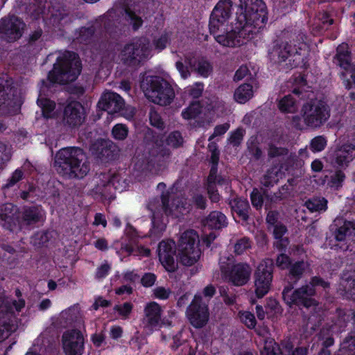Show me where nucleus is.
<instances>
[{
  "mask_svg": "<svg viewBox=\"0 0 355 355\" xmlns=\"http://www.w3.org/2000/svg\"><path fill=\"white\" fill-rule=\"evenodd\" d=\"M273 261L270 259L263 260L254 274L255 293L258 297L268 293L272 280Z\"/></svg>",
  "mask_w": 355,
  "mask_h": 355,
  "instance_id": "2eb2a0df",
  "label": "nucleus"
},
{
  "mask_svg": "<svg viewBox=\"0 0 355 355\" xmlns=\"http://www.w3.org/2000/svg\"><path fill=\"white\" fill-rule=\"evenodd\" d=\"M19 297L20 292L16 291ZM23 299L12 300L5 295L0 297V342L7 338L17 328L15 318L13 317L14 309L20 311L24 307Z\"/></svg>",
  "mask_w": 355,
  "mask_h": 355,
  "instance_id": "423d86ee",
  "label": "nucleus"
},
{
  "mask_svg": "<svg viewBox=\"0 0 355 355\" xmlns=\"http://www.w3.org/2000/svg\"><path fill=\"white\" fill-rule=\"evenodd\" d=\"M230 205L234 218L237 217L239 220L247 221L250 206L246 199L235 198L230 201Z\"/></svg>",
  "mask_w": 355,
  "mask_h": 355,
  "instance_id": "c756f323",
  "label": "nucleus"
},
{
  "mask_svg": "<svg viewBox=\"0 0 355 355\" xmlns=\"http://www.w3.org/2000/svg\"><path fill=\"white\" fill-rule=\"evenodd\" d=\"M55 167L58 173L69 178H83L90 170L86 155L76 147L60 150L55 156Z\"/></svg>",
  "mask_w": 355,
  "mask_h": 355,
  "instance_id": "f03ea898",
  "label": "nucleus"
},
{
  "mask_svg": "<svg viewBox=\"0 0 355 355\" xmlns=\"http://www.w3.org/2000/svg\"><path fill=\"white\" fill-rule=\"evenodd\" d=\"M352 235L355 236V224L349 221H345L335 232V239L338 241H343Z\"/></svg>",
  "mask_w": 355,
  "mask_h": 355,
  "instance_id": "58836bf2",
  "label": "nucleus"
},
{
  "mask_svg": "<svg viewBox=\"0 0 355 355\" xmlns=\"http://www.w3.org/2000/svg\"><path fill=\"white\" fill-rule=\"evenodd\" d=\"M250 197L252 204L254 207H256L257 209H259L262 207L263 202V196L258 189H253L252 192L251 193Z\"/></svg>",
  "mask_w": 355,
  "mask_h": 355,
  "instance_id": "338daca9",
  "label": "nucleus"
},
{
  "mask_svg": "<svg viewBox=\"0 0 355 355\" xmlns=\"http://www.w3.org/2000/svg\"><path fill=\"white\" fill-rule=\"evenodd\" d=\"M21 104V98L10 87L7 75L0 74V114H15L19 112Z\"/></svg>",
  "mask_w": 355,
  "mask_h": 355,
  "instance_id": "9d476101",
  "label": "nucleus"
},
{
  "mask_svg": "<svg viewBox=\"0 0 355 355\" xmlns=\"http://www.w3.org/2000/svg\"><path fill=\"white\" fill-rule=\"evenodd\" d=\"M204 89V85L202 83H196L194 85L187 88V92L193 98L200 97Z\"/></svg>",
  "mask_w": 355,
  "mask_h": 355,
  "instance_id": "052dcab7",
  "label": "nucleus"
},
{
  "mask_svg": "<svg viewBox=\"0 0 355 355\" xmlns=\"http://www.w3.org/2000/svg\"><path fill=\"white\" fill-rule=\"evenodd\" d=\"M355 158V144L345 143L331 148L327 154L329 162L334 166L345 168Z\"/></svg>",
  "mask_w": 355,
  "mask_h": 355,
  "instance_id": "f3484780",
  "label": "nucleus"
},
{
  "mask_svg": "<svg viewBox=\"0 0 355 355\" xmlns=\"http://www.w3.org/2000/svg\"><path fill=\"white\" fill-rule=\"evenodd\" d=\"M44 218V210L38 207L26 208L22 213V220L19 221L21 230L25 226L33 225Z\"/></svg>",
  "mask_w": 355,
  "mask_h": 355,
  "instance_id": "bb28decb",
  "label": "nucleus"
},
{
  "mask_svg": "<svg viewBox=\"0 0 355 355\" xmlns=\"http://www.w3.org/2000/svg\"><path fill=\"white\" fill-rule=\"evenodd\" d=\"M187 317L191 324L196 328L205 326L209 320V313L206 302L202 301L200 294H196L187 309Z\"/></svg>",
  "mask_w": 355,
  "mask_h": 355,
  "instance_id": "a211bd4d",
  "label": "nucleus"
},
{
  "mask_svg": "<svg viewBox=\"0 0 355 355\" xmlns=\"http://www.w3.org/2000/svg\"><path fill=\"white\" fill-rule=\"evenodd\" d=\"M185 62L190 67L192 71L197 72L198 75L203 78L208 77L212 71L210 63L204 59L196 60L190 57H186Z\"/></svg>",
  "mask_w": 355,
  "mask_h": 355,
  "instance_id": "c85d7f7f",
  "label": "nucleus"
},
{
  "mask_svg": "<svg viewBox=\"0 0 355 355\" xmlns=\"http://www.w3.org/2000/svg\"><path fill=\"white\" fill-rule=\"evenodd\" d=\"M276 266L280 269L284 270L291 266V259L285 254H280L276 259Z\"/></svg>",
  "mask_w": 355,
  "mask_h": 355,
  "instance_id": "774afa93",
  "label": "nucleus"
},
{
  "mask_svg": "<svg viewBox=\"0 0 355 355\" xmlns=\"http://www.w3.org/2000/svg\"><path fill=\"white\" fill-rule=\"evenodd\" d=\"M301 114L305 125L318 128L330 117V110L326 101L315 99L303 105Z\"/></svg>",
  "mask_w": 355,
  "mask_h": 355,
  "instance_id": "1a4fd4ad",
  "label": "nucleus"
},
{
  "mask_svg": "<svg viewBox=\"0 0 355 355\" xmlns=\"http://www.w3.org/2000/svg\"><path fill=\"white\" fill-rule=\"evenodd\" d=\"M219 160V153H212L211 156V161L212 166L210 169L209 175L207 178V192L209 198L213 202H218L220 199V196L215 189L216 185L224 187L225 189L230 187V179L227 177L218 176L217 164Z\"/></svg>",
  "mask_w": 355,
  "mask_h": 355,
  "instance_id": "aec40b11",
  "label": "nucleus"
},
{
  "mask_svg": "<svg viewBox=\"0 0 355 355\" xmlns=\"http://www.w3.org/2000/svg\"><path fill=\"white\" fill-rule=\"evenodd\" d=\"M340 286L348 297L355 300V272L350 271L343 275Z\"/></svg>",
  "mask_w": 355,
  "mask_h": 355,
  "instance_id": "f704fd0d",
  "label": "nucleus"
},
{
  "mask_svg": "<svg viewBox=\"0 0 355 355\" xmlns=\"http://www.w3.org/2000/svg\"><path fill=\"white\" fill-rule=\"evenodd\" d=\"M305 36L299 35L296 40L277 42L270 51V57L275 62H282L288 60L291 67L305 66L307 62L309 46L304 41Z\"/></svg>",
  "mask_w": 355,
  "mask_h": 355,
  "instance_id": "7ed1b4c3",
  "label": "nucleus"
},
{
  "mask_svg": "<svg viewBox=\"0 0 355 355\" xmlns=\"http://www.w3.org/2000/svg\"><path fill=\"white\" fill-rule=\"evenodd\" d=\"M251 248V241L249 239L243 237L237 241L234 245V252L237 254H243L245 250Z\"/></svg>",
  "mask_w": 355,
  "mask_h": 355,
  "instance_id": "13d9d810",
  "label": "nucleus"
},
{
  "mask_svg": "<svg viewBox=\"0 0 355 355\" xmlns=\"http://www.w3.org/2000/svg\"><path fill=\"white\" fill-rule=\"evenodd\" d=\"M123 17L132 25L135 30L139 28L142 24V20L140 17L136 15L130 10H125Z\"/></svg>",
  "mask_w": 355,
  "mask_h": 355,
  "instance_id": "603ef678",
  "label": "nucleus"
},
{
  "mask_svg": "<svg viewBox=\"0 0 355 355\" xmlns=\"http://www.w3.org/2000/svg\"><path fill=\"white\" fill-rule=\"evenodd\" d=\"M173 191V189L162 195V211L167 216L180 218L189 211V205L182 196H172Z\"/></svg>",
  "mask_w": 355,
  "mask_h": 355,
  "instance_id": "dca6fc26",
  "label": "nucleus"
},
{
  "mask_svg": "<svg viewBox=\"0 0 355 355\" xmlns=\"http://www.w3.org/2000/svg\"><path fill=\"white\" fill-rule=\"evenodd\" d=\"M85 119V109L77 101L69 103L64 110V122L70 127L79 126Z\"/></svg>",
  "mask_w": 355,
  "mask_h": 355,
  "instance_id": "393cba45",
  "label": "nucleus"
},
{
  "mask_svg": "<svg viewBox=\"0 0 355 355\" xmlns=\"http://www.w3.org/2000/svg\"><path fill=\"white\" fill-rule=\"evenodd\" d=\"M320 286L324 288L329 287V283L318 277L311 279L310 285H305L292 292L290 287H286L282 296L284 302L289 306L292 304L302 305L305 307H311L316 305L315 301L312 298L315 295L314 287Z\"/></svg>",
  "mask_w": 355,
  "mask_h": 355,
  "instance_id": "0eeeda50",
  "label": "nucleus"
},
{
  "mask_svg": "<svg viewBox=\"0 0 355 355\" xmlns=\"http://www.w3.org/2000/svg\"><path fill=\"white\" fill-rule=\"evenodd\" d=\"M183 144V138L179 132H173L166 139L167 146L171 148H178Z\"/></svg>",
  "mask_w": 355,
  "mask_h": 355,
  "instance_id": "864d4df0",
  "label": "nucleus"
},
{
  "mask_svg": "<svg viewBox=\"0 0 355 355\" xmlns=\"http://www.w3.org/2000/svg\"><path fill=\"white\" fill-rule=\"evenodd\" d=\"M201 112V106L197 101L191 103L189 107L182 112V116L184 119H195Z\"/></svg>",
  "mask_w": 355,
  "mask_h": 355,
  "instance_id": "a18cd8bd",
  "label": "nucleus"
},
{
  "mask_svg": "<svg viewBox=\"0 0 355 355\" xmlns=\"http://www.w3.org/2000/svg\"><path fill=\"white\" fill-rule=\"evenodd\" d=\"M42 88L40 89V93L42 92ZM37 104L41 107L44 117L52 118L55 116V104L53 101L42 97V94H40L37 99Z\"/></svg>",
  "mask_w": 355,
  "mask_h": 355,
  "instance_id": "4c0bfd02",
  "label": "nucleus"
},
{
  "mask_svg": "<svg viewBox=\"0 0 355 355\" xmlns=\"http://www.w3.org/2000/svg\"><path fill=\"white\" fill-rule=\"evenodd\" d=\"M279 108L283 112H293L296 110L297 106L293 97L288 95L279 101Z\"/></svg>",
  "mask_w": 355,
  "mask_h": 355,
  "instance_id": "de8ad7c7",
  "label": "nucleus"
},
{
  "mask_svg": "<svg viewBox=\"0 0 355 355\" xmlns=\"http://www.w3.org/2000/svg\"><path fill=\"white\" fill-rule=\"evenodd\" d=\"M305 205L311 212L324 211L327 209V200L324 198H312L308 200Z\"/></svg>",
  "mask_w": 355,
  "mask_h": 355,
  "instance_id": "ea45409f",
  "label": "nucleus"
},
{
  "mask_svg": "<svg viewBox=\"0 0 355 355\" xmlns=\"http://www.w3.org/2000/svg\"><path fill=\"white\" fill-rule=\"evenodd\" d=\"M345 178V175L343 171H336L331 178V180L329 182L330 187L335 188L341 187Z\"/></svg>",
  "mask_w": 355,
  "mask_h": 355,
  "instance_id": "e2e57ef3",
  "label": "nucleus"
},
{
  "mask_svg": "<svg viewBox=\"0 0 355 355\" xmlns=\"http://www.w3.org/2000/svg\"><path fill=\"white\" fill-rule=\"evenodd\" d=\"M24 176V172L21 168H17L12 173L10 178L8 180L5 187H11L17 184L19 180L22 179Z\"/></svg>",
  "mask_w": 355,
  "mask_h": 355,
  "instance_id": "0e129e2a",
  "label": "nucleus"
},
{
  "mask_svg": "<svg viewBox=\"0 0 355 355\" xmlns=\"http://www.w3.org/2000/svg\"><path fill=\"white\" fill-rule=\"evenodd\" d=\"M199 236L193 230L181 234L178 243L180 261L184 266H192L200 259Z\"/></svg>",
  "mask_w": 355,
  "mask_h": 355,
  "instance_id": "6e6552de",
  "label": "nucleus"
},
{
  "mask_svg": "<svg viewBox=\"0 0 355 355\" xmlns=\"http://www.w3.org/2000/svg\"><path fill=\"white\" fill-rule=\"evenodd\" d=\"M81 71V64L78 55L73 52L60 53L53 69L48 75L51 83L66 84L74 81Z\"/></svg>",
  "mask_w": 355,
  "mask_h": 355,
  "instance_id": "20e7f679",
  "label": "nucleus"
},
{
  "mask_svg": "<svg viewBox=\"0 0 355 355\" xmlns=\"http://www.w3.org/2000/svg\"><path fill=\"white\" fill-rule=\"evenodd\" d=\"M227 224L226 216L223 213L216 211L211 212L204 221L205 227L215 230L221 229Z\"/></svg>",
  "mask_w": 355,
  "mask_h": 355,
  "instance_id": "473e14b6",
  "label": "nucleus"
},
{
  "mask_svg": "<svg viewBox=\"0 0 355 355\" xmlns=\"http://www.w3.org/2000/svg\"><path fill=\"white\" fill-rule=\"evenodd\" d=\"M351 314H348L343 310L338 309L335 315L332 318L331 324H328L323 327L320 334L319 339L322 340V346L328 347L334 345V334H340L344 331Z\"/></svg>",
  "mask_w": 355,
  "mask_h": 355,
  "instance_id": "ddd939ff",
  "label": "nucleus"
},
{
  "mask_svg": "<svg viewBox=\"0 0 355 355\" xmlns=\"http://www.w3.org/2000/svg\"><path fill=\"white\" fill-rule=\"evenodd\" d=\"M345 103L342 97L337 98L332 104V109L336 112V120L338 121V116L343 114L345 111Z\"/></svg>",
  "mask_w": 355,
  "mask_h": 355,
  "instance_id": "680f3d73",
  "label": "nucleus"
},
{
  "mask_svg": "<svg viewBox=\"0 0 355 355\" xmlns=\"http://www.w3.org/2000/svg\"><path fill=\"white\" fill-rule=\"evenodd\" d=\"M268 21L263 0H220L209 18V32L223 46H239L253 39Z\"/></svg>",
  "mask_w": 355,
  "mask_h": 355,
  "instance_id": "f257e3e1",
  "label": "nucleus"
},
{
  "mask_svg": "<svg viewBox=\"0 0 355 355\" xmlns=\"http://www.w3.org/2000/svg\"><path fill=\"white\" fill-rule=\"evenodd\" d=\"M175 242L172 240L162 241L158 246V256L162 265L168 272H173L177 268L175 261Z\"/></svg>",
  "mask_w": 355,
  "mask_h": 355,
  "instance_id": "b1692460",
  "label": "nucleus"
},
{
  "mask_svg": "<svg viewBox=\"0 0 355 355\" xmlns=\"http://www.w3.org/2000/svg\"><path fill=\"white\" fill-rule=\"evenodd\" d=\"M152 46L146 38L133 40L123 49L120 57L121 60L129 65H136L151 55Z\"/></svg>",
  "mask_w": 355,
  "mask_h": 355,
  "instance_id": "f8f14e48",
  "label": "nucleus"
},
{
  "mask_svg": "<svg viewBox=\"0 0 355 355\" xmlns=\"http://www.w3.org/2000/svg\"><path fill=\"white\" fill-rule=\"evenodd\" d=\"M133 304L130 302L116 304L113 310L117 313L118 315L123 320L128 319L132 311Z\"/></svg>",
  "mask_w": 355,
  "mask_h": 355,
  "instance_id": "49530a36",
  "label": "nucleus"
},
{
  "mask_svg": "<svg viewBox=\"0 0 355 355\" xmlns=\"http://www.w3.org/2000/svg\"><path fill=\"white\" fill-rule=\"evenodd\" d=\"M219 264L222 274L234 286H243L250 280L252 269L248 263H238L232 265L230 258L221 257Z\"/></svg>",
  "mask_w": 355,
  "mask_h": 355,
  "instance_id": "9b49d317",
  "label": "nucleus"
},
{
  "mask_svg": "<svg viewBox=\"0 0 355 355\" xmlns=\"http://www.w3.org/2000/svg\"><path fill=\"white\" fill-rule=\"evenodd\" d=\"M24 27L25 24L20 19L12 16L1 20L0 33L8 41L12 42L21 37Z\"/></svg>",
  "mask_w": 355,
  "mask_h": 355,
  "instance_id": "5701e85b",
  "label": "nucleus"
},
{
  "mask_svg": "<svg viewBox=\"0 0 355 355\" xmlns=\"http://www.w3.org/2000/svg\"><path fill=\"white\" fill-rule=\"evenodd\" d=\"M337 355H355V336H349L345 339Z\"/></svg>",
  "mask_w": 355,
  "mask_h": 355,
  "instance_id": "79ce46f5",
  "label": "nucleus"
},
{
  "mask_svg": "<svg viewBox=\"0 0 355 355\" xmlns=\"http://www.w3.org/2000/svg\"><path fill=\"white\" fill-rule=\"evenodd\" d=\"M62 347L65 355H83L85 339L82 332L76 329L65 331L61 338Z\"/></svg>",
  "mask_w": 355,
  "mask_h": 355,
  "instance_id": "6ab92c4d",
  "label": "nucleus"
},
{
  "mask_svg": "<svg viewBox=\"0 0 355 355\" xmlns=\"http://www.w3.org/2000/svg\"><path fill=\"white\" fill-rule=\"evenodd\" d=\"M141 87L148 100L159 105H169L175 97L169 83L159 76H146L143 79Z\"/></svg>",
  "mask_w": 355,
  "mask_h": 355,
  "instance_id": "39448f33",
  "label": "nucleus"
},
{
  "mask_svg": "<svg viewBox=\"0 0 355 355\" xmlns=\"http://www.w3.org/2000/svg\"><path fill=\"white\" fill-rule=\"evenodd\" d=\"M94 29L93 26L87 28H81L76 33L75 41L80 44H87L90 42L94 35Z\"/></svg>",
  "mask_w": 355,
  "mask_h": 355,
  "instance_id": "37998d69",
  "label": "nucleus"
},
{
  "mask_svg": "<svg viewBox=\"0 0 355 355\" xmlns=\"http://www.w3.org/2000/svg\"><path fill=\"white\" fill-rule=\"evenodd\" d=\"M121 250L125 251L128 254H134L141 257H148L150 253L149 249L143 246H138L137 248H134L128 245H124L121 247Z\"/></svg>",
  "mask_w": 355,
  "mask_h": 355,
  "instance_id": "8fccbe9b",
  "label": "nucleus"
},
{
  "mask_svg": "<svg viewBox=\"0 0 355 355\" xmlns=\"http://www.w3.org/2000/svg\"><path fill=\"white\" fill-rule=\"evenodd\" d=\"M124 106V101L116 93L105 92L98 103L99 109L107 111L108 114L118 113Z\"/></svg>",
  "mask_w": 355,
  "mask_h": 355,
  "instance_id": "a878e982",
  "label": "nucleus"
},
{
  "mask_svg": "<svg viewBox=\"0 0 355 355\" xmlns=\"http://www.w3.org/2000/svg\"><path fill=\"white\" fill-rule=\"evenodd\" d=\"M18 209L11 203L0 205V225L11 232L21 230Z\"/></svg>",
  "mask_w": 355,
  "mask_h": 355,
  "instance_id": "4be33fe9",
  "label": "nucleus"
},
{
  "mask_svg": "<svg viewBox=\"0 0 355 355\" xmlns=\"http://www.w3.org/2000/svg\"><path fill=\"white\" fill-rule=\"evenodd\" d=\"M333 19L329 18V15L326 12H320L315 19L313 26L314 28L318 31H320L327 28L329 25L332 24Z\"/></svg>",
  "mask_w": 355,
  "mask_h": 355,
  "instance_id": "c03bdc74",
  "label": "nucleus"
},
{
  "mask_svg": "<svg viewBox=\"0 0 355 355\" xmlns=\"http://www.w3.org/2000/svg\"><path fill=\"white\" fill-rule=\"evenodd\" d=\"M272 230L275 238L277 240H279L275 243L277 248H278L279 250H283L287 246L288 243L287 239H282L283 235L286 232V227L281 223H277L275 225H274V227H272Z\"/></svg>",
  "mask_w": 355,
  "mask_h": 355,
  "instance_id": "a19ab883",
  "label": "nucleus"
},
{
  "mask_svg": "<svg viewBox=\"0 0 355 355\" xmlns=\"http://www.w3.org/2000/svg\"><path fill=\"white\" fill-rule=\"evenodd\" d=\"M327 144V140L324 136H317L311 139L310 142V148L314 152H320L323 150Z\"/></svg>",
  "mask_w": 355,
  "mask_h": 355,
  "instance_id": "3c124183",
  "label": "nucleus"
},
{
  "mask_svg": "<svg viewBox=\"0 0 355 355\" xmlns=\"http://www.w3.org/2000/svg\"><path fill=\"white\" fill-rule=\"evenodd\" d=\"M336 60L339 66L344 70L352 65L349 47L347 44H342L337 48Z\"/></svg>",
  "mask_w": 355,
  "mask_h": 355,
  "instance_id": "c9c22d12",
  "label": "nucleus"
},
{
  "mask_svg": "<svg viewBox=\"0 0 355 355\" xmlns=\"http://www.w3.org/2000/svg\"><path fill=\"white\" fill-rule=\"evenodd\" d=\"M264 346L261 350V355H284L286 352H290L292 344L289 340L282 343V348H280L272 338H268L264 341Z\"/></svg>",
  "mask_w": 355,
  "mask_h": 355,
  "instance_id": "cd10ccee",
  "label": "nucleus"
},
{
  "mask_svg": "<svg viewBox=\"0 0 355 355\" xmlns=\"http://www.w3.org/2000/svg\"><path fill=\"white\" fill-rule=\"evenodd\" d=\"M94 181L96 184L94 192L105 198L109 197L108 194L112 193V187L122 191L128 186L126 180L119 173H101L95 178Z\"/></svg>",
  "mask_w": 355,
  "mask_h": 355,
  "instance_id": "4468645a",
  "label": "nucleus"
},
{
  "mask_svg": "<svg viewBox=\"0 0 355 355\" xmlns=\"http://www.w3.org/2000/svg\"><path fill=\"white\" fill-rule=\"evenodd\" d=\"M162 307L155 302L146 304L144 309L142 325L146 334H151L155 330L162 327Z\"/></svg>",
  "mask_w": 355,
  "mask_h": 355,
  "instance_id": "412c9836",
  "label": "nucleus"
},
{
  "mask_svg": "<svg viewBox=\"0 0 355 355\" xmlns=\"http://www.w3.org/2000/svg\"><path fill=\"white\" fill-rule=\"evenodd\" d=\"M149 209L153 212L152 216V224L153 227L150 230V236L152 237H159L162 232L164 231L166 227V222L162 218H160V212L159 211H154L153 205L152 204L149 205Z\"/></svg>",
  "mask_w": 355,
  "mask_h": 355,
  "instance_id": "72a5a7b5",
  "label": "nucleus"
},
{
  "mask_svg": "<svg viewBox=\"0 0 355 355\" xmlns=\"http://www.w3.org/2000/svg\"><path fill=\"white\" fill-rule=\"evenodd\" d=\"M17 2L26 6V10L34 18L45 13L46 1L44 0H17Z\"/></svg>",
  "mask_w": 355,
  "mask_h": 355,
  "instance_id": "7c9ffc66",
  "label": "nucleus"
},
{
  "mask_svg": "<svg viewBox=\"0 0 355 355\" xmlns=\"http://www.w3.org/2000/svg\"><path fill=\"white\" fill-rule=\"evenodd\" d=\"M307 267L306 262L297 261L291 266L290 274L294 277L299 278Z\"/></svg>",
  "mask_w": 355,
  "mask_h": 355,
  "instance_id": "4d7b16f0",
  "label": "nucleus"
},
{
  "mask_svg": "<svg viewBox=\"0 0 355 355\" xmlns=\"http://www.w3.org/2000/svg\"><path fill=\"white\" fill-rule=\"evenodd\" d=\"M217 116L222 115L225 111V104L223 101L216 99L211 103L209 108Z\"/></svg>",
  "mask_w": 355,
  "mask_h": 355,
  "instance_id": "bf43d9fd",
  "label": "nucleus"
},
{
  "mask_svg": "<svg viewBox=\"0 0 355 355\" xmlns=\"http://www.w3.org/2000/svg\"><path fill=\"white\" fill-rule=\"evenodd\" d=\"M268 155L271 157L286 156V161L290 165L300 166L302 161H300L299 155L290 153L288 155V150L286 148H279L275 145H270L268 150Z\"/></svg>",
  "mask_w": 355,
  "mask_h": 355,
  "instance_id": "2f4dec72",
  "label": "nucleus"
},
{
  "mask_svg": "<svg viewBox=\"0 0 355 355\" xmlns=\"http://www.w3.org/2000/svg\"><path fill=\"white\" fill-rule=\"evenodd\" d=\"M112 132L114 139L123 140L128 135V130L125 125L119 123L113 127Z\"/></svg>",
  "mask_w": 355,
  "mask_h": 355,
  "instance_id": "6e6d98bb",
  "label": "nucleus"
},
{
  "mask_svg": "<svg viewBox=\"0 0 355 355\" xmlns=\"http://www.w3.org/2000/svg\"><path fill=\"white\" fill-rule=\"evenodd\" d=\"M241 321L249 329H253L256 326V319L254 315L249 311L239 313Z\"/></svg>",
  "mask_w": 355,
  "mask_h": 355,
  "instance_id": "5fc2aeb1",
  "label": "nucleus"
},
{
  "mask_svg": "<svg viewBox=\"0 0 355 355\" xmlns=\"http://www.w3.org/2000/svg\"><path fill=\"white\" fill-rule=\"evenodd\" d=\"M168 42V33H163L159 37L155 38L153 41V45L155 49L162 51L166 48Z\"/></svg>",
  "mask_w": 355,
  "mask_h": 355,
  "instance_id": "69168bd1",
  "label": "nucleus"
},
{
  "mask_svg": "<svg viewBox=\"0 0 355 355\" xmlns=\"http://www.w3.org/2000/svg\"><path fill=\"white\" fill-rule=\"evenodd\" d=\"M254 94L252 86L250 84H243L234 92V100L239 103H245L248 101Z\"/></svg>",
  "mask_w": 355,
  "mask_h": 355,
  "instance_id": "e433bc0d",
  "label": "nucleus"
},
{
  "mask_svg": "<svg viewBox=\"0 0 355 355\" xmlns=\"http://www.w3.org/2000/svg\"><path fill=\"white\" fill-rule=\"evenodd\" d=\"M279 180V172L276 168H273L268 171L266 174L264 175L261 183L265 187H270L274 184L277 183Z\"/></svg>",
  "mask_w": 355,
  "mask_h": 355,
  "instance_id": "09e8293b",
  "label": "nucleus"
}]
</instances>
